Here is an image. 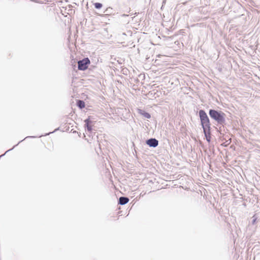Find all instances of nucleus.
Listing matches in <instances>:
<instances>
[{
    "label": "nucleus",
    "instance_id": "nucleus-15",
    "mask_svg": "<svg viewBox=\"0 0 260 260\" xmlns=\"http://www.w3.org/2000/svg\"><path fill=\"white\" fill-rule=\"evenodd\" d=\"M255 220H256V219H253V220H252V223H254L255 222Z\"/></svg>",
    "mask_w": 260,
    "mask_h": 260
},
{
    "label": "nucleus",
    "instance_id": "nucleus-1",
    "mask_svg": "<svg viewBox=\"0 0 260 260\" xmlns=\"http://www.w3.org/2000/svg\"><path fill=\"white\" fill-rule=\"evenodd\" d=\"M199 114L204 133L206 134L207 130H208V132L210 131V123L209 119L207 114L203 110H200L199 112Z\"/></svg>",
    "mask_w": 260,
    "mask_h": 260
},
{
    "label": "nucleus",
    "instance_id": "nucleus-4",
    "mask_svg": "<svg viewBox=\"0 0 260 260\" xmlns=\"http://www.w3.org/2000/svg\"><path fill=\"white\" fill-rule=\"evenodd\" d=\"M147 145L149 147L155 148L158 145V141L155 138H150L146 142Z\"/></svg>",
    "mask_w": 260,
    "mask_h": 260
},
{
    "label": "nucleus",
    "instance_id": "nucleus-14",
    "mask_svg": "<svg viewBox=\"0 0 260 260\" xmlns=\"http://www.w3.org/2000/svg\"><path fill=\"white\" fill-rule=\"evenodd\" d=\"M22 141H24V139H22V140L20 141V142H18V143L17 144H16L15 146H17L18 145L20 142H21Z\"/></svg>",
    "mask_w": 260,
    "mask_h": 260
},
{
    "label": "nucleus",
    "instance_id": "nucleus-13",
    "mask_svg": "<svg viewBox=\"0 0 260 260\" xmlns=\"http://www.w3.org/2000/svg\"><path fill=\"white\" fill-rule=\"evenodd\" d=\"M34 137H26L24 139V140H25V139H27V138H34Z\"/></svg>",
    "mask_w": 260,
    "mask_h": 260
},
{
    "label": "nucleus",
    "instance_id": "nucleus-12",
    "mask_svg": "<svg viewBox=\"0 0 260 260\" xmlns=\"http://www.w3.org/2000/svg\"><path fill=\"white\" fill-rule=\"evenodd\" d=\"M15 146H16L15 145V146H13V147L12 148L10 149L9 150H7V151L6 152V153H7V152H8V151H9L12 150V149H13Z\"/></svg>",
    "mask_w": 260,
    "mask_h": 260
},
{
    "label": "nucleus",
    "instance_id": "nucleus-17",
    "mask_svg": "<svg viewBox=\"0 0 260 260\" xmlns=\"http://www.w3.org/2000/svg\"><path fill=\"white\" fill-rule=\"evenodd\" d=\"M51 133H48L47 134H46V135H49V134H50Z\"/></svg>",
    "mask_w": 260,
    "mask_h": 260
},
{
    "label": "nucleus",
    "instance_id": "nucleus-16",
    "mask_svg": "<svg viewBox=\"0 0 260 260\" xmlns=\"http://www.w3.org/2000/svg\"><path fill=\"white\" fill-rule=\"evenodd\" d=\"M127 16V15H125V14L122 15V16Z\"/></svg>",
    "mask_w": 260,
    "mask_h": 260
},
{
    "label": "nucleus",
    "instance_id": "nucleus-10",
    "mask_svg": "<svg viewBox=\"0 0 260 260\" xmlns=\"http://www.w3.org/2000/svg\"><path fill=\"white\" fill-rule=\"evenodd\" d=\"M112 10H113V9L112 8L109 7L105 10V11H104V13H105L106 14V15H109L112 13Z\"/></svg>",
    "mask_w": 260,
    "mask_h": 260
},
{
    "label": "nucleus",
    "instance_id": "nucleus-7",
    "mask_svg": "<svg viewBox=\"0 0 260 260\" xmlns=\"http://www.w3.org/2000/svg\"><path fill=\"white\" fill-rule=\"evenodd\" d=\"M84 122H85V128L88 132H91L92 131V127L89 124V123L91 122L90 119L88 118L84 120Z\"/></svg>",
    "mask_w": 260,
    "mask_h": 260
},
{
    "label": "nucleus",
    "instance_id": "nucleus-9",
    "mask_svg": "<svg viewBox=\"0 0 260 260\" xmlns=\"http://www.w3.org/2000/svg\"><path fill=\"white\" fill-rule=\"evenodd\" d=\"M205 136L206 137V140L208 142L210 141V131L208 132V130L206 132V134L204 133Z\"/></svg>",
    "mask_w": 260,
    "mask_h": 260
},
{
    "label": "nucleus",
    "instance_id": "nucleus-3",
    "mask_svg": "<svg viewBox=\"0 0 260 260\" xmlns=\"http://www.w3.org/2000/svg\"><path fill=\"white\" fill-rule=\"evenodd\" d=\"M90 63L88 58H84L78 62V70L84 71L87 69L88 64Z\"/></svg>",
    "mask_w": 260,
    "mask_h": 260
},
{
    "label": "nucleus",
    "instance_id": "nucleus-6",
    "mask_svg": "<svg viewBox=\"0 0 260 260\" xmlns=\"http://www.w3.org/2000/svg\"><path fill=\"white\" fill-rule=\"evenodd\" d=\"M139 113L142 115H143L145 118L149 119L151 117V115L149 113L146 112L145 111L141 109H139Z\"/></svg>",
    "mask_w": 260,
    "mask_h": 260
},
{
    "label": "nucleus",
    "instance_id": "nucleus-8",
    "mask_svg": "<svg viewBox=\"0 0 260 260\" xmlns=\"http://www.w3.org/2000/svg\"><path fill=\"white\" fill-rule=\"evenodd\" d=\"M77 105L79 108L82 109L85 107V105L84 101L82 100H78Z\"/></svg>",
    "mask_w": 260,
    "mask_h": 260
},
{
    "label": "nucleus",
    "instance_id": "nucleus-2",
    "mask_svg": "<svg viewBox=\"0 0 260 260\" xmlns=\"http://www.w3.org/2000/svg\"><path fill=\"white\" fill-rule=\"evenodd\" d=\"M209 114L210 117L215 120L218 124L223 125L225 123V114L221 111L210 109Z\"/></svg>",
    "mask_w": 260,
    "mask_h": 260
},
{
    "label": "nucleus",
    "instance_id": "nucleus-5",
    "mask_svg": "<svg viewBox=\"0 0 260 260\" xmlns=\"http://www.w3.org/2000/svg\"><path fill=\"white\" fill-rule=\"evenodd\" d=\"M129 201V199L125 197H121L118 200V204L121 205H124L127 204Z\"/></svg>",
    "mask_w": 260,
    "mask_h": 260
},
{
    "label": "nucleus",
    "instance_id": "nucleus-11",
    "mask_svg": "<svg viewBox=\"0 0 260 260\" xmlns=\"http://www.w3.org/2000/svg\"><path fill=\"white\" fill-rule=\"evenodd\" d=\"M94 6L96 9H100L102 7L103 5H102V4L100 3H95L94 4Z\"/></svg>",
    "mask_w": 260,
    "mask_h": 260
}]
</instances>
